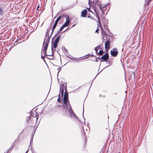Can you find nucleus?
I'll use <instances>...</instances> for the list:
<instances>
[{
	"instance_id": "1",
	"label": "nucleus",
	"mask_w": 153,
	"mask_h": 153,
	"mask_svg": "<svg viewBox=\"0 0 153 153\" xmlns=\"http://www.w3.org/2000/svg\"><path fill=\"white\" fill-rule=\"evenodd\" d=\"M68 98H63V102L64 105L66 107V110H68L69 112L70 113V116L71 117H74L76 119L79 120V118L75 115L74 113L73 112V110L72 109L69 102H68L69 105H68Z\"/></svg>"
},
{
	"instance_id": "2",
	"label": "nucleus",
	"mask_w": 153,
	"mask_h": 153,
	"mask_svg": "<svg viewBox=\"0 0 153 153\" xmlns=\"http://www.w3.org/2000/svg\"><path fill=\"white\" fill-rule=\"evenodd\" d=\"M67 89V85L66 83H64L63 84H61L60 85V91L61 93V95L62 97L64 95V90L65 91Z\"/></svg>"
},
{
	"instance_id": "3",
	"label": "nucleus",
	"mask_w": 153,
	"mask_h": 153,
	"mask_svg": "<svg viewBox=\"0 0 153 153\" xmlns=\"http://www.w3.org/2000/svg\"><path fill=\"white\" fill-rule=\"evenodd\" d=\"M110 53L113 56H116L118 53L117 49L116 48L112 49L110 51Z\"/></svg>"
},
{
	"instance_id": "4",
	"label": "nucleus",
	"mask_w": 153,
	"mask_h": 153,
	"mask_svg": "<svg viewBox=\"0 0 153 153\" xmlns=\"http://www.w3.org/2000/svg\"><path fill=\"white\" fill-rule=\"evenodd\" d=\"M110 45V41L108 40L105 43V48L106 50L108 51L109 49Z\"/></svg>"
},
{
	"instance_id": "5",
	"label": "nucleus",
	"mask_w": 153,
	"mask_h": 153,
	"mask_svg": "<svg viewBox=\"0 0 153 153\" xmlns=\"http://www.w3.org/2000/svg\"><path fill=\"white\" fill-rule=\"evenodd\" d=\"M87 14V10L85 9L82 11L81 13V16L83 17H86V15Z\"/></svg>"
},
{
	"instance_id": "6",
	"label": "nucleus",
	"mask_w": 153,
	"mask_h": 153,
	"mask_svg": "<svg viewBox=\"0 0 153 153\" xmlns=\"http://www.w3.org/2000/svg\"><path fill=\"white\" fill-rule=\"evenodd\" d=\"M70 22V18L68 16H67L66 18V21L65 23L63 25L66 27L69 24Z\"/></svg>"
},
{
	"instance_id": "7",
	"label": "nucleus",
	"mask_w": 153,
	"mask_h": 153,
	"mask_svg": "<svg viewBox=\"0 0 153 153\" xmlns=\"http://www.w3.org/2000/svg\"><path fill=\"white\" fill-rule=\"evenodd\" d=\"M109 59V56L108 53H106L105 54L102 56L101 59L104 60H107Z\"/></svg>"
},
{
	"instance_id": "8",
	"label": "nucleus",
	"mask_w": 153,
	"mask_h": 153,
	"mask_svg": "<svg viewBox=\"0 0 153 153\" xmlns=\"http://www.w3.org/2000/svg\"><path fill=\"white\" fill-rule=\"evenodd\" d=\"M64 98H68V94L67 92V89H66L65 91Z\"/></svg>"
},
{
	"instance_id": "9",
	"label": "nucleus",
	"mask_w": 153,
	"mask_h": 153,
	"mask_svg": "<svg viewBox=\"0 0 153 153\" xmlns=\"http://www.w3.org/2000/svg\"><path fill=\"white\" fill-rule=\"evenodd\" d=\"M57 44L58 43H56L53 42L52 47V51H53V47L55 48H56L57 46Z\"/></svg>"
},
{
	"instance_id": "10",
	"label": "nucleus",
	"mask_w": 153,
	"mask_h": 153,
	"mask_svg": "<svg viewBox=\"0 0 153 153\" xmlns=\"http://www.w3.org/2000/svg\"><path fill=\"white\" fill-rule=\"evenodd\" d=\"M60 38V36H59L57 38H56V39L53 42H55L57 43H58L59 42Z\"/></svg>"
},
{
	"instance_id": "11",
	"label": "nucleus",
	"mask_w": 153,
	"mask_h": 153,
	"mask_svg": "<svg viewBox=\"0 0 153 153\" xmlns=\"http://www.w3.org/2000/svg\"><path fill=\"white\" fill-rule=\"evenodd\" d=\"M48 42L47 43L44 47L45 54L46 55V52L48 47Z\"/></svg>"
},
{
	"instance_id": "12",
	"label": "nucleus",
	"mask_w": 153,
	"mask_h": 153,
	"mask_svg": "<svg viewBox=\"0 0 153 153\" xmlns=\"http://www.w3.org/2000/svg\"><path fill=\"white\" fill-rule=\"evenodd\" d=\"M63 17V16H60L58 17V18L56 20L55 22L56 23H58L59 21L61 19V18Z\"/></svg>"
},
{
	"instance_id": "13",
	"label": "nucleus",
	"mask_w": 153,
	"mask_h": 153,
	"mask_svg": "<svg viewBox=\"0 0 153 153\" xmlns=\"http://www.w3.org/2000/svg\"><path fill=\"white\" fill-rule=\"evenodd\" d=\"M94 10H95V13L96 15V16H97V19H98V21L99 22H100V17L98 15V14L97 13V10L94 9Z\"/></svg>"
},
{
	"instance_id": "14",
	"label": "nucleus",
	"mask_w": 153,
	"mask_h": 153,
	"mask_svg": "<svg viewBox=\"0 0 153 153\" xmlns=\"http://www.w3.org/2000/svg\"><path fill=\"white\" fill-rule=\"evenodd\" d=\"M14 146V145L13 144H12V145L11 147H10L9 149L8 150L7 152H6V153L5 152L4 153H8V152H9V151H10V152L12 150Z\"/></svg>"
},
{
	"instance_id": "15",
	"label": "nucleus",
	"mask_w": 153,
	"mask_h": 153,
	"mask_svg": "<svg viewBox=\"0 0 153 153\" xmlns=\"http://www.w3.org/2000/svg\"><path fill=\"white\" fill-rule=\"evenodd\" d=\"M57 23L55 22V23L54 24V25L53 26V28L52 29V32H53L54 29L56 28V27L57 25Z\"/></svg>"
},
{
	"instance_id": "16",
	"label": "nucleus",
	"mask_w": 153,
	"mask_h": 153,
	"mask_svg": "<svg viewBox=\"0 0 153 153\" xmlns=\"http://www.w3.org/2000/svg\"><path fill=\"white\" fill-rule=\"evenodd\" d=\"M60 93H59V94L58 95L59 97H58V98L57 100V101L59 102H61V101H62V100L60 97Z\"/></svg>"
},
{
	"instance_id": "17",
	"label": "nucleus",
	"mask_w": 153,
	"mask_h": 153,
	"mask_svg": "<svg viewBox=\"0 0 153 153\" xmlns=\"http://www.w3.org/2000/svg\"><path fill=\"white\" fill-rule=\"evenodd\" d=\"M3 13V9L0 7V14L1 15Z\"/></svg>"
},
{
	"instance_id": "18",
	"label": "nucleus",
	"mask_w": 153,
	"mask_h": 153,
	"mask_svg": "<svg viewBox=\"0 0 153 153\" xmlns=\"http://www.w3.org/2000/svg\"><path fill=\"white\" fill-rule=\"evenodd\" d=\"M103 53V51L101 50L100 51L99 53H98V55H102Z\"/></svg>"
},
{
	"instance_id": "19",
	"label": "nucleus",
	"mask_w": 153,
	"mask_h": 153,
	"mask_svg": "<svg viewBox=\"0 0 153 153\" xmlns=\"http://www.w3.org/2000/svg\"><path fill=\"white\" fill-rule=\"evenodd\" d=\"M35 116H33V117H36V120H38V119L39 118V115H38L37 113H36V112H35Z\"/></svg>"
},
{
	"instance_id": "20",
	"label": "nucleus",
	"mask_w": 153,
	"mask_h": 153,
	"mask_svg": "<svg viewBox=\"0 0 153 153\" xmlns=\"http://www.w3.org/2000/svg\"><path fill=\"white\" fill-rule=\"evenodd\" d=\"M100 47V46H99L95 48L94 49L96 53L98 52V50L99 49Z\"/></svg>"
},
{
	"instance_id": "21",
	"label": "nucleus",
	"mask_w": 153,
	"mask_h": 153,
	"mask_svg": "<svg viewBox=\"0 0 153 153\" xmlns=\"http://www.w3.org/2000/svg\"><path fill=\"white\" fill-rule=\"evenodd\" d=\"M65 27H66L64 25H63L62 26L60 27V28L59 29V31H62L63 30V28Z\"/></svg>"
},
{
	"instance_id": "22",
	"label": "nucleus",
	"mask_w": 153,
	"mask_h": 153,
	"mask_svg": "<svg viewBox=\"0 0 153 153\" xmlns=\"http://www.w3.org/2000/svg\"><path fill=\"white\" fill-rule=\"evenodd\" d=\"M33 137H31V138H30V146L31 144V143H33Z\"/></svg>"
},
{
	"instance_id": "23",
	"label": "nucleus",
	"mask_w": 153,
	"mask_h": 153,
	"mask_svg": "<svg viewBox=\"0 0 153 153\" xmlns=\"http://www.w3.org/2000/svg\"><path fill=\"white\" fill-rule=\"evenodd\" d=\"M88 18H90L91 19H93L94 20V18L93 17H92L91 16H90L89 15L88 16Z\"/></svg>"
},
{
	"instance_id": "24",
	"label": "nucleus",
	"mask_w": 153,
	"mask_h": 153,
	"mask_svg": "<svg viewBox=\"0 0 153 153\" xmlns=\"http://www.w3.org/2000/svg\"><path fill=\"white\" fill-rule=\"evenodd\" d=\"M50 30H49L48 29L47 30L46 32V36H47V35L48 34Z\"/></svg>"
},
{
	"instance_id": "25",
	"label": "nucleus",
	"mask_w": 153,
	"mask_h": 153,
	"mask_svg": "<svg viewBox=\"0 0 153 153\" xmlns=\"http://www.w3.org/2000/svg\"><path fill=\"white\" fill-rule=\"evenodd\" d=\"M99 31V29L98 28V27H97V29L95 31V32L97 33V34H98Z\"/></svg>"
},
{
	"instance_id": "26",
	"label": "nucleus",
	"mask_w": 153,
	"mask_h": 153,
	"mask_svg": "<svg viewBox=\"0 0 153 153\" xmlns=\"http://www.w3.org/2000/svg\"><path fill=\"white\" fill-rule=\"evenodd\" d=\"M86 56V57H85V58H87L89 56H90L91 57H92V55H89V54L87 55Z\"/></svg>"
},
{
	"instance_id": "27",
	"label": "nucleus",
	"mask_w": 153,
	"mask_h": 153,
	"mask_svg": "<svg viewBox=\"0 0 153 153\" xmlns=\"http://www.w3.org/2000/svg\"><path fill=\"white\" fill-rule=\"evenodd\" d=\"M61 68H58V72L57 76H58L59 73L61 71Z\"/></svg>"
},
{
	"instance_id": "28",
	"label": "nucleus",
	"mask_w": 153,
	"mask_h": 153,
	"mask_svg": "<svg viewBox=\"0 0 153 153\" xmlns=\"http://www.w3.org/2000/svg\"><path fill=\"white\" fill-rule=\"evenodd\" d=\"M105 7L104 6H102V5H101V6H100V8L102 10H103V9H102V8H103L104 9Z\"/></svg>"
},
{
	"instance_id": "29",
	"label": "nucleus",
	"mask_w": 153,
	"mask_h": 153,
	"mask_svg": "<svg viewBox=\"0 0 153 153\" xmlns=\"http://www.w3.org/2000/svg\"><path fill=\"white\" fill-rule=\"evenodd\" d=\"M35 131H34V132L33 133V134H32V135H31V137H34V134H35Z\"/></svg>"
},
{
	"instance_id": "30",
	"label": "nucleus",
	"mask_w": 153,
	"mask_h": 153,
	"mask_svg": "<svg viewBox=\"0 0 153 153\" xmlns=\"http://www.w3.org/2000/svg\"><path fill=\"white\" fill-rule=\"evenodd\" d=\"M87 9H88V11H90V12H92V13H93V12H92L91 11V10H90V7H89V8H87Z\"/></svg>"
},
{
	"instance_id": "31",
	"label": "nucleus",
	"mask_w": 153,
	"mask_h": 153,
	"mask_svg": "<svg viewBox=\"0 0 153 153\" xmlns=\"http://www.w3.org/2000/svg\"><path fill=\"white\" fill-rule=\"evenodd\" d=\"M132 74H133V75H134V78H135V73H134V72H132Z\"/></svg>"
},
{
	"instance_id": "32",
	"label": "nucleus",
	"mask_w": 153,
	"mask_h": 153,
	"mask_svg": "<svg viewBox=\"0 0 153 153\" xmlns=\"http://www.w3.org/2000/svg\"><path fill=\"white\" fill-rule=\"evenodd\" d=\"M87 138L86 136H85V142L86 143V142L87 141Z\"/></svg>"
},
{
	"instance_id": "33",
	"label": "nucleus",
	"mask_w": 153,
	"mask_h": 153,
	"mask_svg": "<svg viewBox=\"0 0 153 153\" xmlns=\"http://www.w3.org/2000/svg\"><path fill=\"white\" fill-rule=\"evenodd\" d=\"M101 30H102V34H104V31H102V29Z\"/></svg>"
},
{
	"instance_id": "34",
	"label": "nucleus",
	"mask_w": 153,
	"mask_h": 153,
	"mask_svg": "<svg viewBox=\"0 0 153 153\" xmlns=\"http://www.w3.org/2000/svg\"><path fill=\"white\" fill-rule=\"evenodd\" d=\"M149 1L147 2L146 4L148 5L149 4Z\"/></svg>"
},
{
	"instance_id": "35",
	"label": "nucleus",
	"mask_w": 153,
	"mask_h": 153,
	"mask_svg": "<svg viewBox=\"0 0 153 153\" xmlns=\"http://www.w3.org/2000/svg\"><path fill=\"white\" fill-rule=\"evenodd\" d=\"M39 7V5L38 6H37V10H38V9Z\"/></svg>"
},
{
	"instance_id": "36",
	"label": "nucleus",
	"mask_w": 153,
	"mask_h": 153,
	"mask_svg": "<svg viewBox=\"0 0 153 153\" xmlns=\"http://www.w3.org/2000/svg\"><path fill=\"white\" fill-rule=\"evenodd\" d=\"M103 69H102V70H101L100 71V72L99 73H100V72L102 71L103 70Z\"/></svg>"
},
{
	"instance_id": "37",
	"label": "nucleus",
	"mask_w": 153,
	"mask_h": 153,
	"mask_svg": "<svg viewBox=\"0 0 153 153\" xmlns=\"http://www.w3.org/2000/svg\"><path fill=\"white\" fill-rule=\"evenodd\" d=\"M84 108H83V114H84Z\"/></svg>"
},
{
	"instance_id": "38",
	"label": "nucleus",
	"mask_w": 153,
	"mask_h": 153,
	"mask_svg": "<svg viewBox=\"0 0 153 153\" xmlns=\"http://www.w3.org/2000/svg\"><path fill=\"white\" fill-rule=\"evenodd\" d=\"M83 134H84L85 136V132H83Z\"/></svg>"
},
{
	"instance_id": "39",
	"label": "nucleus",
	"mask_w": 153,
	"mask_h": 153,
	"mask_svg": "<svg viewBox=\"0 0 153 153\" xmlns=\"http://www.w3.org/2000/svg\"><path fill=\"white\" fill-rule=\"evenodd\" d=\"M28 152V150H27L26 152H25V153H27V152Z\"/></svg>"
},
{
	"instance_id": "40",
	"label": "nucleus",
	"mask_w": 153,
	"mask_h": 153,
	"mask_svg": "<svg viewBox=\"0 0 153 153\" xmlns=\"http://www.w3.org/2000/svg\"><path fill=\"white\" fill-rule=\"evenodd\" d=\"M32 115H32V113H31V115L32 116Z\"/></svg>"
},
{
	"instance_id": "41",
	"label": "nucleus",
	"mask_w": 153,
	"mask_h": 153,
	"mask_svg": "<svg viewBox=\"0 0 153 153\" xmlns=\"http://www.w3.org/2000/svg\"><path fill=\"white\" fill-rule=\"evenodd\" d=\"M96 76H95V77L94 78V79H95V78L96 77Z\"/></svg>"
},
{
	"instance_id": "42",
	"label": "nucleus",
	"mask_w": 153,
	"mask_h": 153,
	"mask_svg": "<svg viewBox=\"0 0 153 153\" xmlns=\"http://www.w3.org/2000/svg\"><path fill=\"white\" fill-rule=\"evenodd\" d=\"M99 74V73H98V74H97V75H96V76H97V75H98V74Z\"/></svg>"
},
{
	"instance_id": "43",
	"label": "nucleus",
	"mask_w": 153,
	"mask_h": 153,
	"mask_svg": "<svg viewBox=\"0 0 153 153\" xmlns=\"http://www.w3.org/2000/svg\"><path fill=\"white\" fill-rule=\"evenodd\" d=\"M99 74V73H98V74H97V75H96V76H97V75H98V74Z\"/></svg>"
},
{
	"instance_id": "44",
	"label": "nucleus",
	"mask_w": 153,
	"mask_h": 153,
	"mask_svg": "<svg viewBox=\"0 0 153 153\" xmlns=\"http://www.w3.org/2000/svg\"><path fill=\"white\" fill-rule=\"evenodd\" d=\"M99 68H99L98 69V70H99Z\"/></svg>"
}]
</instances>
